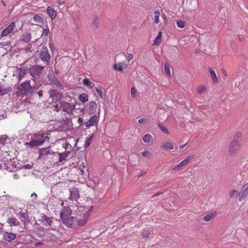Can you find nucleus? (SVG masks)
<instances>
[{
    "label": "nucleus",
    "mask_w": 248,
    "mask_h": 248,
    "mask_svg": "<svg viewBox=\"0 0 248 248\" xmlns=\"http://www.w3.org/2000/svg\"><path fill=\"white\" fill-rule=\"evenodd\" d=\"M93 207H90L85 213L82 215H78L77 217H74L71 216V210L68 207H64L60 213L61 219L63 224L68 227L72 228L76 224L78 226H84L88 220Z\"/></svg>",
    "instance_id": "obj_1"
},
{
    "label": "nucleus",
    "mask_w": 248,
    "mask_h": 248,
    "mask_svg": "<svg viewBox=\"0 0 248 248\" xmlns=\"http://www.w3.org/2000/svg\"><path fill=\"white\" fill-rule=\"evenodd\" d=\"M48 133H38L31 136V140L29 142H26V145L31 148H36L41 146L45 142L49 141V138Z\"/></svg>",
    "instance_id": "obj_2"
},
{
    "label": "nucleus",
    "mask_w": 248,
    "mask_h": 248,
    "mask_svg": "<svg viewBox=\"0 0 248 248\" xmlns=\"http://www.w3.org/2000/svg\"><path fill=\"white\" fill-rule=\"evenodd\" d=\"M126 58L127 61L122 62H118L113 65V68L115 70L117 71L122 72L123 70L126 69L129 64V61L133 59V55L131 53H127L125 54L124 53H121L117 54L115 57V59H123Z\"/></svg>",
    "instance_id": "obj_3"
},
{
    "label": "nucleus",
    "mask_w": 248,
    "mask_h": 248,
    "mask_svg": "<svg viewBox=\"0 0 248 248\" xmlns=\"http://www.w3.org/2000/svg\"><path fill=\"white\" fill-rule=\"evenodd\" d=\"M32 92L31 87L30 81L27 80L21 83L17 87V95L23 97L27 96Z\"/></svg>",
    "instance_id": "obj_4"
},
{
    "label": "nucleus",
    "mask_w": 248,
    "mask_h": 248,
    "mask_svg": "<svg viewBox=\"0 0 248 248\" xmlns=\"http://www.w3.org/2000/svg\"><path fill=\"white\" fill-rule=\"evenodd\" d=\"M40 47L39 57L42 61L46 64H47L50 61V55L48 53V49L45 45L41 44Z\"/></svg>",
    "instance_id": "obj_5"
},
{
    "label": "nucleus",
    "mask_w": 248,
    "mask_h": 248,
    "mask_svg": "<svg viewBox=\"0 0 248 248\" xmlns=\"http://www.w3.org/2000/svg\"><path fill=\"white\" fill-rule=\"evenodd\" d=\"M39 159H46L51 158L53 157L55 152L50 146L46 148H42L39 150Z\"/></svg>",
    "instance_id": "obj_6"
},
{
    "label": "nucleus",
    "mask_w": 248,
    "mask_h": 248,
    "mask_svg": "<svg viewBox=\"0 0 248 248\" xmlns=\"http://www.w3.org/2000/svg\"><path fill=\"white\" fill-rule=\"evenodd\" d=\"M45 67L41 65H35L31 66L29 72L32 78L40 76V74L43 72Z\"/></svg>",
    "instance_id": "obj_7"
},
{
    "label": "nucleus",
    "mask_w": 248,
    "mask_h": 248,
    "mask_svg": "<svg viewBox=\"0 0 248 248\" xmlns=\"http://www.w3.org/2000/svg\"><path fill=\"white\" fill-rule=\"evenodd\" d=\"M60 107L62 108L63 111L67 114H70L75 108V105L72 103L62 101L59 102Z\"/></svg>",
    "instance_id": "obj_8"
},
{
    "label": "nucleus",
    "mask_w": 248,
    "mask_h": 248,
    "mask_svg": "<svg viewBox=\"0 0 248 248\" xmlns=\"http://www.w3.org/2000/svg\"><path fill=\"white\" fill-rule=\"evenodd\" d=\"M240 148V143L239 140L233 139L229 146V152L232 155L236 153Z\"/></svg>",
    "instance_id": "obj_9"
},
{
    "label": "nucleus",
    "mask_w": 248,
    "mask_h": 248,
    "mask_svg": "<svg viewBox=\"0 0 248 248\" xmlns=\"http://www.w3.org/2000/svg\"><path fill=\"white\" fill-rule=\"evenodd\" d=\"M52 217H49L46 215L43 214L40 219V221L42 224L46 227H48L49 228H51L52 222Z\"/></svg>",
    "instance_id": "obj_10"
},
{
    "label": "nucleus",
    "mask_w": 248,
    "mask_h": 248,
    "mask_svg": "<svg viewBox=\"0 0 248 248\" xmlns=\"http://www.w3.org/2000/svg\"><path fill=\"white\" fill-rule=\"evenodd\" d=\"M69 199L71 201H76L79 198V191L78 188L73 187L70 189Z\"/></svg>",
    "instance_id": "obj_11"
},
{
    "label": "nucleus",
    "mask_w": 248,
    "mask_h": 248,
    "mask_svg": "<svg viewBox=\"0 0 248 248\" xmlns=\"http://www.w3.org/2000/svg\"><path fill=\"white\" fill-rule=\"evenodd\" d=\"M17 234L9 232H5L3 234V239L7 242H10L16 239Z\"/></svg>",
    "instance_id": "obj_12"
},
{
    "label": "nucleus",
    "mask_w": 248,
    "mask_h": 248,
    "mask_svg": "<svg viewBox=\"0 0 248 248\" xmlns=\"http://www.w3.org/2000/svg\"><path fill=\"white\" fill-rule=\"evenodd\" d=\"M50 96L53 100L59 101L62 97V94L54 89H51L48 91Z\"/></svg>",
    "instance_id": "obj_13"
},
{
    "label": "nucleus",
    "mask_w": 248,
    "mask_h": 248,
    "mask_svg": "<svg viewBox=\"0 0 248 248\" xmlns=\"http://www.w3.org/2000/svg\"><path fill=\"white\" fill-rule=\"evenodd\" d=\"M99 117L96 114H93V116L90 117L89 120L85 123V125L87 127H90L91 126L95 125L98 122Z\"/></svg>",
    "instance_id": "obj_14"
},
{
    "label": "nucleus",
    "mask_w": 248,
    "mask_h": 248,
    "mask_svg": "<svg viewBox=\"0 0 248 248\" xmlns=\"http://www.w3.org/2000/svg\"><path fill=\"white\" fill-rule=\"evenodd\" d=\"M10 140L6 135H2L0 137V149L6 144L9 143ZM3 157L0 156V161L3 162ZM0 167H1V165L0 163Z\"/></svg>",
    "instance_id": "obj_15"
},
{
    "label": "nucleus",
    "mask_w": 248,
    "mask_h": 248,
    "mask_svg": "<svg viewBox=\"0 0 248 248\" xmlns=\"http://www.w3.org/2000/svg\"><path fill=\"white\" fill-rule=\"evenodd\" d=\"M15 23L14 22H12L7 27H6L1 32V36H5L10 33L14 29L15 27Z\"/></svg>",
    "instance_id": "obj_16"
},
{
    "label": "nucleus",
    "mask_w": 248,
    "mask_h": 248,
    "mask_svg": "<svg viewBox=\"0 0 248 248\" xmlns=\"http://www.w3.org/2000/svg\"><path fill=\"white\" fill-rule=\"evenodd\" d=\"M78 166L82 175L86 174L88 172V168L86 163L79 161L78 162Z\"/></svg>",
    "instance_id": "obj_17"
},
{
    "label": "nucleus",
    "mask_w": 248,
    "mask_h": 248,
    "mask_svg": "<svg viewBox=\"0 0 248 248\" xmlns=\"http://www.w3.org/2000/svg\"><path fill=\"white\" fill-rule=\"evenodd\" d=\"M19 218L23 222L25 227H26L28 224H29V223L30 222L29 216L27 212H24V213H22L21 214V216L19 217Z\"/></svg>",
    "instance_id": "obj_18"
},
{
    "label": "nucleus",
    "mask_w": 248,
    "mask_h": 248,
    "mask_svg": "<svg viewBox=\"0 0 248 248\" xmlns=\"http://www.w3.org/2000/svg\"><path fill=\"white\" fill-rule=\"evenodd\" d=\"M6 222L10 227L17 226L20 225L19 221L16 218L11 217L7 219Z\"/></svg>",
    "instance_id": "obj_19"
},
{
    "label": "nucleus",
    "mask_w": 248,
    "mask_h": 248,
    "mask_svg": "<svg viewBox=\"0 0 248 248\" xmlns=\"http://www.w3.org/2000/svg\"><path fill=\"white\" fill-rule=\"evenodd\" d=\"M97 108V104L94 102H91L89 104V112L90 114H95Z\"/></svg>",
    "instance_id": "obj_20"
},
{
    "label": "nucleus",
    "mask_w": 248,
    "mask_h": 248,
    "mask_svg": "<svg viewBox=\"0 0 248 248\" xmlns=\"http://www.w3.org/2000/svg\"><path fill=\"white\" fill-rule=\"evenodd\" d=\"M29 71L28 69L26 67H23L21 68L17 69L16 73L18 75V78H22Z\"/></svg>",
    "instance_id": "obj_21"
},
{
    "label": "nucleus",
    "mask_w": 248,
    "mask_h": 248,
    "mask_svg": "<svg viewBox=\"0 0 248 248\" xmlns=\"http://www.w3.org/2000/svg\"><path fill=\"white\" fill-rule=\"evenodd\" d=\"M173 148V143L170 142L163 143L161 146V148L165 150H170Z\"/></svg>",
    "instance_id": "obj_22"
},
{
    "label": "nucleus",
    "mask_w": 248,
    "mask_h": 248,
    "mask_svg": "<svg viewBox=\"0 0 248 248\" xmlns=\"http://www.w3.org/2000/svg\"><path fill=\"white\" fill-rule=\"evenodd\" d=\"M46 11L48 15L51 18V19H54L56 16V13L55 10L52 7L48 6L47 8Z\"/></svg>",
    "instance_id": "obj_23"
},
{
    "label": "nucleus",
    "mask_w": 248,
    "mask_h": 248,
    "mask_svg": "<svg viewBox=\"0 0 248 248\" xmlns=\"http://www.w3.org/2000/svg\"><path fill=\"white\" fill-rule=\"evenodd\" d=\"M31 40V34L29 32H25L22 36L21 41L25 43H28Z\"/></svg>",
    "instance_id": "obj_24"
},
{
    "label": "nucleus",
    "mask_w": 248,
    "mask_h": 248,
    "mask_svg": "<svg viewBox=\"0 0 248 248\" xmlns=\"http://www.w3.org/2000/svg\"><path fill=\"white\" fill-rule=\"evenodd\" d=\"M69 155V153L68 152H64L62 153H59V161L60 162H62L63 161H66V158Z\"/></svg>",
    "instance_id": "obj_25"
},
{
    "label": "nucleus",
    "mask_w": 248,
    "mask_h": 248,
    "mask_svg": "<svg viewBox=\"0 0 248 248\" xmlns=\"http://www.w3.org/2000/svg\"><path fill=\"white\" fill-rule=\"evenodd\" d=\"M93 26L95 29H97L99 25V17L97 15H93Z\"/></svg>",
    "instance_id": "obj_26"
},
{
    "label": "nucleus",
    "mask_w": 248,
    "mask_h": 248,
    "mask_svg": "<svg viewBox=\"0 0 248 248\" xmlns=\"http://www.w3.org/2000/svg\"><path fill=\"white\" fill-rule=\"evenodd\" d=\"M216 215H217V214L215 212L211 213L208 215H205L203 217V219L205 221H207V222L210 221L214 218V217H216Z\"/></svg>",
    "instance_id": "obj_27"
},
{
    "label": "nucleus",
    "mask_w": 248,
    "mask_h": 248,
    "mask_svg": "<svg viewBox=\"0 0 248 248\" xmlns=\"http://www.w3.org/2000/svg\"><path fill=\"white\" fill-rule=\"evenodd\" d=\"M194 155H189L188 156H187L184 160H183L182 161H181L179 164H178V167H183L186 165L188 162L189 161H190V160L194 157Z\"/></svg>",
    "instance_id": "obj_28"
},
{
    "label": "nucleus",
    "mask_w": 248,
    "mask_h": 248,
    "mask_svg": "<svg viewBox=\"0 0 248 248\" xmlns=\"http://www.w3.org/2000/svg\"><path fill=\"white\" fill-rule=\"evenodd\" d=\"M10 91L9 88H6L0 85V96L7 94Z\"/></svg>",
    "instance_id": "obj_29"
},
{
    "label": "nucleus",
    "mask_w": 248,
    "mask_h": 248,
    "mask_svg": "<svg viewBox=\"0 0 248 248\" xmlns=\"http://www.w3.org/2000/svg\"><path fill=\"white\" fill-rule=\"evenodd\" d=\"M94 134H93L92 135H91L89 137H88L86 139L85 143L84 144V147L85 148H87V147H88L90 146V144L91 143V142L92 141V140H93V138L94 137Z\"/></svg>",
    "instance_id": "obj_30"
},
{
    "label": "nucleus",
    "mask_w": 248,
    "mask_h": 248,
    "mask_svg": "<svg viewBox=\"0 0 248 248\" xmlns=\"http://www.w3.org/2000/svg\"><path fill=\"white\" fill-rule=\"evenodd\" d=\"M244 67L243 66H241L239 69L238 70V72L235 75L236 77H244L247 76L248 74H245V72L243 70Z\"/></svg>",
    "instance_id": "obj_31"
},
{
    "label": "nucleus",
    "mask_w": 248,
    "mask_h": 248,
    "mask_svg": "<svg viewBox=\"0 0 248 248\" xmlns=\"http://www.w3.org/2000/svg\"><path fill=\"white\" fill-rule=\"evenodd\" d=\"M79 99L81 102L85 103L88 100V95L85 93H83L79 95Z\"/></svg>",
    "instance_id": "obj_32"
},
{
    "label": "nucleus",
    "mask_w": 248,
    "mask_h": 248,
    "mask_svg": "<svg viewBox=\"0 0 248 248\" xmlns=\"http://www.w3.org/2000/svg\"><path fill=\"white\" fill-rule=\"evenodd\" d=\"M34 21L38 23L43 24L44 20L42 17L38 15H35L33 17Z\"/></svg>",
    "instance_id": "obj_33"
},
{
    "label": "nucleus",
    "mask_w": 248,
    "mask_h": 248,
    "mask_svg": "<svg viewBox=\"0 0 248 248\" xmlns=\"http://www.w3.org/2000/svg\"><path fill=\"white\" fill-rule=\"evenodd\" d=\"M154 22L155 24H158L159 23V18L160 16V12L158 10H156L154 12Z\"/></svg>",
    "instance_id": "obj_34"
},
{
    "label": "nucleus",
    "mask_w": 248,
    "mask_h": 248,
    "mask_svg": "<svg viewBox=\"0 0 248 248\" xmlns=\"http://www.w3.org/2000/svg\"><path fill=\"white\" fill-rule=\"evenodd\" d=\"M248 194L244 191L243 189L238 194V200L239 201L243 200Z\"/></svg>",
    "instance_id": "obj_35"
},
{
    "label": "nucleus",
    "mask_w": 248,
    "mask_h": 248,
    "mask_svg": "<svg viewBox=\"0 0 248 248\" xmlns=\"http://www.w3.org/2000/svg\"><path fill=\"white\" fill-rule=\"evenodd\" d=\"M161 36L162 32L161 31H159L157 37L155 39V41L154 43V45H158L160 44V43H161Z\"/></svg>",
    "instance_id": "obj_36"
},
{
    "label": "nucleus",
    "mask_w": 248,
    "mask_h": 248,
    "mask_svg": "<svg viewBox=\"0 0 248 248\" xmlns=\"http://www.w3.org/2000/svg\"><path fill=\"white\" fill-rule=\"evenodd\" d=\"M83 83L87 87L92 88L93 86V83L90 81L89 78H84Z\"/></svg>",
    "instance_id": "obj_37"
},
{
    "label": "nucleus",
    "mask_w": 248,
    "mask_h": 248,
    "mask_svg": "<svg viewBox=\"0 0 248 248\" xmlns=\"http://www.w3.org/2000/svg\"><path fill=\"white\" fill-rule=\"evenodd\" d=\"M239 193L236 190H232L230 193L231 198L235 199L238 198Z\"/></svg>",
    "instance_id": "obj_38"
},
{
    "label": "nucleus",
    "mask_w": 248,
    "mask_h": 248,
    "mask_svg": "<svg viewBox=\"0 0 248 248\" xmlns=\"http://www.w3.org/2000/svg\"><path fill=\"white\" fill-rule=\"evenodd\" d=\"M52 83L53 86V87H56L59 88L60 89H63L62 85L56 80H54L53 81H52Z\"/></svg>",
    "instance_id": "obj_39"
},
{
    "label": "nucleus",
    "mask_w": 248,
    "mask_h": 248,
    "mask_svg": "<svg viewBox=\"0 0 248 248\" xmlns=\"http://www.w3.org/2000/svg\"><path fill=\"white\" fill-rule=\"evenodd\" d=\"M152 139V136L150 134H146L143 137V141L145 143H149Z\"/></svg>",
    "instance_id": "obj_40"
},
{
    "label": "nucleus",
    "mask_w": 248,
    "mask_h": 248,
    "mask_svg": "<svg viewBox=\"0 0 248 248\" xmlns=\"http://www.w3.org/2000/svg\"><path fill=\"white\" fill-rule=\"evenodd\" d=\"M49 32V30L47 26L46 28L44 29L43 30V32L41 34V37L47 36Z\"/></svg>",
    "instance_id": "obj_41"
},
{
    "label": "nucleus",
    "mask_w": 248,
    "mask_h": 248,
    "mask_svg": "<svg viewBox=\"0 0 248 248\" xmlns=\"http://www.w3.org/2000/svg\"><path fill=\"white\" fill-rule=\"evenodd\" d=\"M150 234V232L148 230H143L141 233V236L143 238H146L148 237Z\"/></svg>",
    "instance_id": "obj_42"
},
{
    "label": "nucleus",
    "mask_w": 248,
    "mask_h": 248,
    "mask_svg": "<svg viewBox=\"0 0 248 248\" xmlns=\"http://www.w3.org/2000/svg\"><path fill=\"white\" fill-rule=\"evenodd\" d=\"M165 71L166 73V75L167 76H170V66L169 64H166L165 65Z\"/></svg>",
    "instance_id": "obj_43"
},
{
    "label": "nucleus",
    "mask_w": 248,
    "mask_h": 248,
    "mask_svg": "<svg viewBox=\"0 0 248 248\" xmlns=\"http://www.w3.org/2000/svg\"><path fill=\"white\" fill-rule=\"evenodd\" d=\"M219 76L224 78L228 76V74L224 69H221L219 73Z\"/></svg>",
    "instance_id": "obj_44"
},
{
    "label": "nucleus",
    "mask_w": 248,
    "mask_h": 248,
    "mask_svg": "<svg viewBox=\"0 0 248 248\" xmlns=\"http://www.w3.org/2000/svg\"><path fill=\"white\" fill-rule=\"evenodd\" d=\"M159 127L164 133L166 134H169V132L166 127L162 125L161 124H159Z\"/></svg>",
    "instance_id": "obj_45"
},
{
    "label": "nucleus",
    "mask_w": 248,
    "mask_h": 248,
    "mask_svg": "<svg viewBox=\"0 0 248 248\" xmlns=\"http://www.w3.org/2000/svg\"><path fill=\"white\" fill-rule=\"evenodd\" d=\"M177 25L179 28L182 29L184 28L185 23L182 21L179 20L177 22Z\"/></svg>",
    "instance_id": "obj_46"
},
{
    "label": "nucleus",
    "mask_w": 248,
    "mask_h": 248,
    "mask_svg": "<svg viewBox=\"0 0 248 248\" xmlns=\"http://www.w3.org/2000/svg\"><path fill=\"white\" fill-rule=\"evenodd\" d=\"M205 90V87L204 86H200L199 87L197 90L198 93L199 94H201L203 93V91H204Z\"/></svg>",
    "instance_id": "obj_47"
},
{
    "label": "nucleus",
    "mask_w": 248,
    "mask_h": 248,
    "mask_svg": "<svg viewBox=\"0 0 248 248\" xmlns=\"http://www.w3.org/2000/svg\"><path fill=\"white\" fill-rule=\"evenodd\" d=\"M96 91L97 92V93H98L99 96L101 98H103V93H102L101 90L100 89V88L99 87H96Z\"/></svg>",
    "instance_id": "obj_48"
},
{
    "label": "nucleus",
    "mask_w": 248,
    "mask_h": 248,
    "mask_svg": "<svg viewBox=\"0 0 248 248\" xmlns=\"http://www.w3.org/2000/svg\"><path fill=\"white\" fill-rule=\"evenodd\" d=\"M241 66H243L244 69L243 70L245 72L246 74H248V63H244Z\"/></svg>",
    "instance_id": "obj_49"
},
{
    "label": "nucleus",
    "mask_w": 248,
    "mask_h": 248,
    "mask_svg": "<svg viewBox=\"0 0 248 248\" xmlns=\"http://www.w3.org/2000/svg\"><path fill=\"white\" fill-rule=\"evenodd\" d=\"M209 72L210 73L211 78H217V75L213 69H210Z\"/></svg>",
    "instance_id": "obj_50"
},
{
    "label": "nucleus",
    "mask_w": 248,
    "mask_h": 248,
    "mask_svg": "<svg viewBox=\"0 0 248 248\" xmlns=\"http://www.w3.org/2000/svg\"><path fill=\"white\" fill-rule=\"evenodd\" d=\"M131 93L133 97L135 96L136 93V90L135 88L132 87L131 89Z\"/></svg>",
    "instance_id": "obj_51"
},
{
    "label": "nucleus",
    "mask_w": 248,
    "mask_h": 248,
    "mask_svg": "<svg viewBox=\"0 0 248 248\" xmlns=\"http://www.w3.org/2000/svg\"><path fill=\"white\" fill-rule=\"evenodd\" d=\"M242 189H243L247 194H248V184L247 183L245 185H244L242 187Z\"/></svg>",
    "instance_id": "obj_52"
},
{
    "label": "nucleus",
    "mask_w": 248,
    "mask_h": 248,
    "mask_svg": "<svg viewBox=\"0 0 248 248\" xmlns=\"http://www.w3.org/2000/svg\"><path fill=\"white\" fill-rule=\"evenodd\" d=\"M138 122L140 124L146 123H147V119L145 118H141L139 120Z\"/></svg>",
    "instance_id": "obj_53"
},
{
    "label": "nucleus",
    "mask_w": 248,
    "mask_h": 248,
    "mask_svg": "<svg viewBox=\"0 0 248 248\" xmlns=\"http://www.w3.org/2000/svg\"><path fill=\"white\" fill-rule=\"evenodd\" d=\"M241 137V133H237L234 136V139L238 140Z\"/></svg>",
    "instance_id": "obj_54"
},
{
    "label": "nucleus",
    "mask_w": 248,
    "mask_h": 248,
    "mask_svg": "<svg viewBox=\"0 0 248 248\" xmlns=\"http://www.w3.org/2000/svg\"><path fill=\"white\" fill-rule=\"evenodd\" d=\"M142 155L144 156H146L149 154V152L148 151H144L141 153Z\"/></svg>",
    "instance_id": "obj_55"
},
{
    "label": "nucleus",
    "mask_w": 248,
    "mask_h": 248,
    "mask_svg": "<svg viewBox=\"0 0 248 248\" xmlns=\"http://www.w3.org/2000/svg\"><path fill=\"white\" fill-rule=\"evenodd\" d=\"M36 94H38V96L41 98L43 95V92L42 91H40L36 93Z\"/></svg>",
    "instance_id": "obj_56"
},
{
    "label": "nucleus",
    "mask_w": 248,
    "mask_h": 248,
    "mask_svg": "<svg viewBox=\"0 0 248 248\" xmlns=\"http://www.w3.org/2000/svg\"><path fill=\"white\" fill-rule=\"evenodd\" d=\"M10 166H12V167H14V169H16V165H15V162H12L10 164Z\"/></svg>",
    "instance_id": "obj_57"
},
{
    "label": "nucleus",
    "mask_w": 248,
    "mask_h": 248,
    "mask_svg": "<svg viewBox=\"0 0 248 248\" xmlns=\"http://www.w3.org/2000/svg\"><path fill=\"white\" fill-rule=\"evenodd\" d=\"M19 178V175L18 174H14V178L15 179H17Z\"/></svg>",
    "instance_id": "obj_58"
},
{
    "label": "nucleus",
    "mask_w": 248,
    "mask_h": 248,
    "mask_svg": "<svg viewBox=\"0 0 248 248\" xmlns=\"http://www.w3.org/2000/svg\"><path fill=\"white\" fill-rule=\"evenodd\" d=\"M24 212L19 211V213H16V215L17 217H19V216H21V214Z\"/></svg>",
    "instance_id": "obj_59"
},
{
    "label": "nucleus",
    "mask_w": 248,
    "mask_h": 248,
    "mask_svg": "<svg viewBox=\"0 0 248 248\" xmlns=\"http://www.w3.org/2000/svg\"><path fill=\"white\" fill-rule=\"evenodd\" d=\"M30 46V47H28L27 49H26V52H31V44H30L28 46Z\"/></svg>",
    "instance_id": "obj_60"
},
{
    "label": "nucleus",
    "mask_w": 248,
    "mask_h": 248,
    "mask_svg": "<svg viewBox=\"0 0 248 248\" xmlns=\"http://www.w3.org/2000/svg\"><path fill=\"white\" fill-rule=\"evenodd\" d=\"M42 244V243H41V242H37V243H35V245L36 247H38Z\"/></svg>",
    "instance_id": "obj_61"
},
{
    "label": "nucleus",
    "mask_w": 248,
    "mask_h": 248,
    "mask_svg": "<svg viewBox=\"0 0 248 248\" xmlns=\"http://www.w3.org/2000/svg\"><path fill=\"white\" fill-rule=\"evenodd\" d=\"M180 168H181V167H178V164L177 166H175L172 169L173 170H177Z\"/></svg>",
    "instance_id": "obj_62"
},
{
    "label": "nucleus",
    "mask_w": 248,
    "mask_h": 248,
    "mask_svg": "<svg viewBox=\"0 0 248 248\" xmlns=\"http://www.w3.org/2000/svg\"><path fill=\"white\" fill-rule=\"evenodd\" d=\"M55 110L56 111H58L59 110L58 104L55 107Z\"/></svg>",
    "instance_id": "obj_63"
},
{
    "label": "nucleus",
    "mask_w": 248,
    "mask_h": 248,
    "mask_svg": "<svg viewBox=\"0 0 248 248\" xmlns=\"http://www.w3.org/2000/svg\"><path fill=\"white\" fill-rule=\"evenodd\" d=\"M186 143H185L184 144H182V145H180V149H183L184 147L186 146Z\"/></svg>",
    "instance_id": "obj_64"
}]
</instances>
